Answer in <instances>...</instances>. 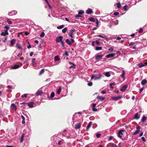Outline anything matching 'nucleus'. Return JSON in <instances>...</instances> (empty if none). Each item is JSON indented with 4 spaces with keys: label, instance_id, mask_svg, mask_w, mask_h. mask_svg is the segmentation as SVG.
I'll return each mask as SVG.
<instances>
[{
    "label": "nucleus",
    "instance_id": "18",
    "mask_svg": "<svg viewBox=\"0 0 147 147\" xmlns=\"http://www.w3.org/2000/svg\"><path fill=\"white\" fill-rule=\"evenodd\" d=\"M42 93V90H38L36 93V95L37 96H39Z\"/></svg>",
    "mask_w": 147,
    "mask_h": 147
},
{
    "label": "nucleus",
    "instance_id": "27",
    "mask_svg": "<svg viewBox=\"0 0 147 147\" xmlns=\"http://www.w3.org/2000/svg\"><path fill=\"white\" fill-rule=\"evenodd\" d=\"M102 47H96L95 48V50L96 51L100 50H102Z\"/></svg>",
    "mask_w": 147,
    "mask_h": 147
},
{
    "label": "nucleus",
    "instance_id": "35",
    "mask_svg": "<svg viewBox=\"0 0 147 147\" xmlns=\"http://www.w3.org/2000/svg\"><path fill=\"white\" fill-rule=\"evenodd\" d=\"M78 13L79 15H82L84 13V11L82 10H80L79 11Z\"/></svg>",
    "mask_w": 147,
    "mask_h": 147
},
{
    "label": "nucleus",
    "instance_id": "38",
    "mask_svg": "<svg viewBox=\"0 0 147 147\" xmlns=\"http://www.w3.org/2000/svg\"><path fill=\"white\" fill-rule=\"evenodd\" d=\"M55 96V93L54 92H52L50 95V97L51 98H53Z\"/></svg>",
    "mask_w": 147,
    "mask_h": 147
},
{
    "label": "nucleus",
    "instance_id": "22",
    "mask_svg": "<svg viewBox=\"0 0 147 147\" xmlns=\"http://www.w3.org/2000/svg\"><path fill=\"white\" fill-rule=\"evenodd\" d=\"M11 107L13 109L16 110L17 108L16 107L15 105L14 104H12L11 105Z\"/></svg>",
    "mask_w": 147,
    "mask_h": 147
},
{
    "label": "nucleus",
    "instance_id": "42",
    "mask_svg": "<svg viewBox=\"0 0 147 147\" xmlns=\"http://www.w3.org/2000/svg\"><path fill=\"white\" fill-rule=\"evenodd\" d=\"M125 74V72L124 71H123L122 72V74H121V77L122 78H124V75Z\"/></svg>",
    "mask_w": 147,
    "mask_h": 147
},
{
    "label": "nucleus",
    "instance_id": "26",
    "mask_svg": "<svg viewBox=\"0 0 147 147\" xmlns=\"http://www.w3.org/2000/svg\"><path fill=\"white\" fill-rule=\"evenodd\" d=\"M105 75L107 77H109L111 75L109 72H107L105 73Z\"/></svg>",
    "mask_w": 147,
    "mask_h": 147
},
{
    "label": "nucleus",
    "instance_id": "40",
    "mask_svg": "<svg viewBox=\"0 0 147 147\" xmlns=\"http://www.w3.org/2000/svg\"><path fill=\"white\" fill-rule=\"evenodd\" d=\"M115 83H111L109 84V86L111 88H113V87L112 86L113 85H115Z\"/></svg>",
    "mask_w": 147,
    "mask_h": 147
},
{
    "label": "nucleus",
    "instance_id": "25",
    "mask_svg": "<svg viewBox=\"0 0 147 147\" xmlns=\"http://www.w3.org/2000/svg\"><path fill=\"white\" fill-rule=\"evenodd\" d=\"M146 120V118L144 116H143L141 120V121L142 122H144Z\"/></svg>",
    "mask_w": 147,
    "mask_h": 147
},
{
    "label": "nucleus",
    "instance_id": "8",
    "mask_svg": "<svg viewBox=\"0 0 147 147\" xmlns=\"http://www.w3.org/2000/svg\"><path fill=\"white\" fill-rule=\"evenodd\" d=\"M122 97L121 96H118L117 97H113L112 99L115 100H117L121 98Z\"/></svg>",
    "mask_w": 147,
    "mask_h": 147
},
{
    "label": "nucleus",
    "instance_id": "30",
    "mask_svg": "<svg viewBox=\"0 0 147 147\" xmlns=\"http://www.w3.org/2000/svg\"><path fill=\"white\" fill-rule=\"evenodd\" d=\"M24 134H23L21 136V137L20 139V141L21 142H22L24 140Z\"/></svg>",
    "mask_w": 147,
    "mask_h": 147
},
{
    "label": "nucleus",
    "instance_id": "10",
    "mask_svg": "<svg viewBox=\"0 0 147 147\" xmlns=\"http://www.w3.org/2000/svg\"><path fill=\"white\" fill-rule=\"evenodd\" d=\"M8 33L7 30H6L4 32H2L1 34V36H5V35H8Z\"/></svg>",
    "mask_w": 147,
    "mask_h": 147
},
{
    "label": "nucleus",
    "instance_id": "13",
    "mask_svg": "<svg viewBox=\"0 0 147 147\" xmlns=\"http://www.w3.org/2000/svg\"><path fill=\"white\" fill-rule=\"evenodd\" d=\"M127 85L123 86L121 89V90L123 91L125 90L127 88Z\"/></svg>",
    "mask_w": 147,
    "mask_h": 147
},
{
    "label": "nucleus",
    "instance_id": "60",
    "mask_svg": "<svg viewBox=\"0 0 147 147\" xmlns=\"http://www.w3.org/2000/svg\"><path fill=\"white\" fill-rule=\"evenodd\" d=\"M61 141L60 140V141H59L58 142V145H61Z\"/></svg>",
    "mask_w": 147,
    "mask_h": 147
},
{
    "label": "nucleus",
    "instance_id": "64",
    "mask_svg": "<svg viewBox=\"0 0 147 147\" xmlns=\"http://www.w3.org/2000/svg\"><path fill=\"white\" fill-rule=\"evenodd\" d=\"M95 42L94 41H93L92 42V46H94L95 45L94 43Z\"/></svg>",
    "mask_w": 147,
    "mask_h": 147
},
{
    "label": "nucleus",
    "instance_id": "51",
    "mask_svg": "<svg viewBox=\"0 0 147 147\" xmlns=\"http://www.w3.org/2000/svg\"><path fill=\"white\" fill-rule=\"evenodd\" d=\"M101 136V134L100 133L97 134L96 135V136L97 138Z\"/></svg>",
    "mask_w": 147,
    "mask_h": 147
},
{
    "label": "nucleus",
    "instance_id": "2",
    "mask_svg": "<svg viewBox=\"0 0 147 147\" xmlns=\"http://www.w3.org/2000/svg\"><path fill=\"white\" fill-rule=\"evenodd\" d=\"M124 131V130L122 129L120 130L118 132V136L119 138H121L123 135V132Z\"/></svg>",
    "mask_w": 147,
    "mask_h": 147
},
{
    "label": "nucleus",
    "instance_id": "9",
    "mask_svg": "<svg viewBox=\"0 0 147 147\" xmlns=\"http://www.w3.org/2000/svg\"><path fill=\"white\" fill-rule=\"evenodd\" d=\"M30 107L32 108L34 107V103L33 102H30L29 103H26Z\"/></svg>",
    "mask_w": 147,
    "mask_h": 147
},
{
    "label": "nucleus",
    "instance_id": "49",
    "mask_svg": "<svg viewBox=\"0 0 147 147\" xmlns=\"http://www.w3.org/2000/svg\"><path fill=\"white\" fill-rule=\"evenodd\" d=\"M5 29H6V30H8L9 29V27L8 26H5L4 27Z\"/></svg>",
    "mask_w": 147,
    "mask_h": 147
},
{
    "label": "nucleus",
    "instance_id": "17",
    "mask_svg": "<svg viewBox=\"0 0 147 147\" xmlns=\"http://www.w3.org/2000/svg\"><path fill=\"white\" fill-rule=\"evenodd\" d=\"M102 76V75H101V74L100 73H99L98 74V76L96 77V78H95L94 79V80H99L100 79L101 77Z\"/></svg>",
    "mask_w": 147,
    "mask_h": 147
},
{
    "label": "nucleus",
    "instance_id": "7",
    "mask_svg": "<svg viewBox=\"0 0 147 147\" xmlns=\"http://www.w3.org/2000/svg\"><path fill=\"white\" fill-rule=\"evenodd\" d=\"M16 40L14 39H13L11 40L10 41V47H12L13 46L14 44L15 43Z\"/></svg>",
    "mask_w": 147,
    "mask_h": 147
},
{
    "label": "nucleus",
    "instance_id": "11",
    "mask_svg": "<svg viewBox=\"0 0 147 147\" xmlns=\"http://www.w3.org/2000/svg\"><path fill=\"white\" fill-rule=\"evenodd\" d=\"M115 55V54H111L107 55L106 56V57L107 58H112L114 57Z\"/></svg>",
    "mask_w": 147,
    "mask_h": 147
},
{
    "label": "nucleus",
    "instance_id": "56",
    "mask_svg": "<svg viewBox=\"0 0 147 147\" xmlns=\"http://www.w3.org/2000/svg\"><path fill=\"white\" fill-rule=\"evenodd\" d=\"M97 110V109L95 108H93L92 109V110L93 111H94V112H95V111H96Z\"/></svg>",
    "mask_w": 147,
    "mask_h": 147
},
{
    "label": "nucleus",
    "instance_id": "59",
    "mask_svg": "<svg viewBox=\"0 0 147 147\" xmlns=\"http://www.w3.org/2000/svg\"><path fill=\"white\" fill-rule=\"evenodd\" d=\"M21 117L22 118V120H25V117L24 116H23V115H21Z\"/></svg>",
    "mask_w": 147,
    "mask_h": 147
},
{
    "label": "nucleus",
    "instance_id": "19",
    "mask_svg": "<svg viewBox=\"0 0 147 147\" xmlns=\"http://www.w3.org/2000/svg\"><path fill=\"white\" fill-rule=\"evenodd\" d=\"M65 42H66V43L68 44L70 46H71L72 45L71 43L69 41V40L67 39L65 40Z\"/></svg>",
    "mask_w": 147,
    "mask_h": 147
},
{
    "label": "nucleus",
    "instance_id": "1",
    "mask_svg": "<svg viewBox=\"0 0 147 147\" xmlns=\"http://www.w3.org/2000/svg\"><path fill=\"white\" fill-rule=\"evenodd\" d=\"M103 56V55L100 54V53L97 54L96 55L95 59L97 61L100 60L102 59Z\"/></svg>",
    "mask_w": 147,
    "mask_h": 147
},
{
    "label": "nucleus",
    "instance_id": "45",
    "mask_svg": "<svg viewBox=\"0 0 147 147\" xmlns=\"http://www.w3.org/2000/svg\"><path fill=\"white\" fill-rule=\"evenodd\" d=\"M27 94H24L21 97L22 98H24V97L26 98L27 97L26 96H27Z\"/></svg>",
    "mask_w": 147,
    "mask_h": 147
},
{
    "label": "nucleus",
    "instance_id": "20",
    "mask_svg": "<svg viewBox=\"0 0 147 147\" xmlns=\"http://www.w3.org/2000/svg\"><path fill=\"white\" fill-rule=\"evenodd\" d=\"M147 83V81L146 79H144L142 81L141 83L142 85H144Z\"/></svg>",
    "mask_w": 147,
    "mask_h": 147
},
{
    "label": "nucleus",
    "instance_id": "58",
    "mask_svg": "<svg viewBox=\"0 0 147 147\" xmlns=\"http://www.w3.org/2000/svg\"><path fill=\"white\" fill-rule=\"evenodd\" d=\"M35 60V58H33L32 59V63H33V64H35V63H34V62Z\"/></svg>",
    "mask_w": 147,
    "mask_h": 147
},
{
    "label": "nucleus",
    "instance_id": "12",
    "mask_svg": "<svg viewBox=\"0 0 147 147\" xmlns=\"http://www.w3.org/2000/svg\"><path fill=\"white\" fill-rule=\"evenodd\" d=\"M97 99L101 101L105 99V98L103 96H98L97 98Z\"/></svg>",
    "mask_w": 147,
    "mask_h": 147
},
{
    "label": "nucleus",
    "instance_id": "15",
    "mask_svg": "<svg viewBox=\"0 0 147 147\" xmlns=\"http://www.w3.org/2000/svg\"><path fill=\"white\" fill-rule=\"evenodd\" d=\"M86 13L88 14H90L93 13L92 10L91 9H89L86 11Z\"/></svg>",
    "mask_w": 147,
    "mask_h": 147
},
{
    "label": "nucleus",
    "instance_id": "3",
    "mask_svg": "<svg viewBox=\"0 0 147 147\" xmlns=\"http://www.w3.org/2000/svg\"><path fill=\"white\" fill-rule=\"evenodd\" d=\"M76 31L75 30L74 28H73L70 30V32L69 33V36L71 38H73V33Z\"/></svg>",
    "mask_w": 147,
    "mask_h": 147
},
{
    "label": "nucleus",
    "instance_id": "46",
    "mask_svg": "<svg viewBox=\"0 0 147 147\" xmlns=\"http://www.w3.org/2000/svg\"><path fill=\"white\" fill-rule=\"evenodd\" d=\"M114 49L113 47H111L109 49V50L110 52H112L113 51Z\"/></svg>",
    "mask_w": 147,
    "mask_h": 147
},
{
    "label": "nucleus",
    "instance_id": "37",
    "mask_svg": "<svg viewBox=\"0 0 147 147\" xmlns=\"http://www.w3.org/2000/svg\"><path fill=\"white\" fill-rule=\"evenodd\" d=\"M64 27V25H60L59 26H58L57 27V28L58 29H61L62 28H63Z\"/></svg>",
    "mask_w": 147,
    "mask_h": 147
},
{
    "label": "nucleus",
    "instance_id": "57",
    "mask_svg": "<svg viewBox=\"0 0 147 147\" xmlns=\"http://www.w3.org/2000/svg\"><path fill=\"white\" fill-rule=\"evenodd\" d=\"M95 78H96V77H95V76L94 75H93L91 76V79H93L94 78L95 79Z\"/></svg>",
    "mask_w": 147,
    "mask_h": 147
},
{
    "label": "nucleus",
    "instance_id": "63",
    "mask_svg": "<svg viewBox=\"0 0 147 147\" xmlns=\"http://www.w3.org/2000/svg\"><path fill=\"white\" fill-rule=\"evenodd\" d=\"M96 104L95 103H93L92 104V107L93 108H94L96 106Z\"/></svg>",
    "mask_w": 147,
    "mask_h": 147
},
{
    "label": "nucleus",
    "instance_id": "62",
    "mask_svg": "<svg viewBox=\"0 0 147 147\" xmlns=\"http://www.w3.org/2000/svg\"><path fill=\"white\" fill-rule=\"evenodd\" d=\"M143 30L142 28H140V30L139 31V32L141 33L142 32Z\"/></svg>",
    "mask_w": 147,
    "mask_h": 147
},
{
    "label": "nucleus",
    "instance_id": "52",
    "mask_svg": "<svg viewBox=\"0 0 147 147\" xmlns=\"http://www.w3.org/2000/svg\"><path fill=\"white\" fill-rule=\"evenodd\" d=\"M96 42V44L97 45H99L100 44V42L98 40H96L95 41Z\"/></svg>",
    "mask_w": 147,
    "mask_h": 147
},
{
    "label": "nucleus",
    "instance_id": "39",
    "mask_svg": "<svg viewBox=\"0 0 147 147\" xmlns=\"http://www.w3.org/2000/svg\"><path fill=\"white\" fill-rule=\"evenodd\" d=\"M115 145L113 144L112 143H109L107 145V146H111L112 147H114V146Z\"/></svg>",
    "mask_w": 147,
    "mask_h": 147
},
{
    "label": "nucleus",
    "instance_id": "34",
    "mask_svg": "<svg viewBox=\"0 0 147 147\" xmlns=\"http://www.w3.org/2000/svg\"><path fill=\"white\" fill-rule=\"evenodd\" d=\"M128 9V6L126 5L124 7V10L125 11H127Z\"/></svg>",
    "mask_w": 147,
    "mask_h": 147
},
{
    "label": "nucleus",
    "instance_id": "23",
    "mask_svg": "<svg viewBox=\"0 0 147 147\" xmlns=\"http://www.w3.org/2000/svg\"><path fill=\"white\" fill-rule=\"evenodd\" d=\"M20 67V65H15L12 67L13 69H15L19 68Z\"/></svg>",
    "mask_w": 147,
    "mask_h": 147
},
{
    "label": "nucleus",
    "instance_id": "21",
    "mask_svg": "<svg viewBox=\"0 0 147 147\" xmlns=\"http://www.w3.org/2000/svg\"><path fill=\"white\" fill-rule=\"evenodd\" d=\"M140 118V116L138 113H137L135 115V118L138 119Z\"/></svg>",
    "mask_w": 147,
    "mask_h": 147
},
{
    "label": "nucleus",
    "instance_id": "36",
    "mask_svg": "<svg viewBox=\"0 0 147 147\" xmlns=\"http://www.w3.org/2000/svg\"><path fill=\"white\" fill-rule=\"evenodd\" d=\"M121 5L119 2H118L117 4V7L118 8H119L121 7Z\"/></svg>",
    "mask_w": 147,
    "mask_h": 147
},
{
    "label": "nucleus",
    "instance_id": "33",
    "mask_svg": "<svg viewBox=\"0 0 147 147\" xmlns=\"http://www.w3.org/2000/svg\"><path fill=\"white\" fill-rule=\"evenodd\" d=\"M138 66L140 68V67H143L144 66V64H143L142 63H140L139 64Z\"/></svg>",
    "mask_w": 147,
    "mask_h": 147
},
{
    "label": "nucleus",
    "instance_id": "14",
    "mask_svg": "<svg viewBox=\"0 0 147 147\" xmlns=\"http://www.w3.org/2000/svg\"><path fill=\"white\" fill-rule=\"evenodd\" d=\"M81 124L80 123H78L75 125V128L76 129H79L81 127Z\"/></svg>",
    "mask_w": 147,
    "mask_h": 147
},
{
    "label": "nucleus",
    "instance_id": "48",
    "mask_svg": "<svg viewBox=\"0 0 147 147\" xmlns=\"http://www.w3.org/2000/svg\"><path fill=\"white\" fill-rule=\"evenodd\" d=\"M88 85L89 86H91L92 85V83L91 82H89L88 83Z\"/></svg>",
    "mask_w": 147,
    "mask_h": 147
},
{
    "label": "nucleus",
    "instance_id": "54",
    "mask_svg": "<svg viewBox=\"0 0 147 147\" xmlns=\"http://www.w3.org/2000/svg\"><path fill=\"white\" fill-rule=\"evenodd\" d=\"M119 14V13L117 12H116L114 13V15L115 16H117Z\"/></svg>",
    "mask_w": 147,
    "mask_h": 147
},
{
    "label": "nucleus",
    "instance_id": "47",
    "mask_svg": "<svg viewBox=\"0 0 147 147\" xmlns=\"http://www.w3.org/2000/svg\"><path fill=\"white\" fill-rule=\"evenodd\" d=\"M7 22L9 24H12L11 22L8 19L7 20Z\"/></svg>",
    "mask_w": 147,
    "mask_h": 147
},
{
    "label": "nucleus",
    "instance_id": "24",
    "mask_svg": "<svg viewBox=\"0 0 147 147\" xmlns=\"http://www.w3.org/2000/svg\"><path fill=\"white\" fill-rule=\"evenodd\" d=\"M62 90V88L61 87H59V89L57 91V94H60V92H61Z\"/></svg>",
    "mask_w": 147,
    "mask_h": 147
},
{
    "label": "nucleus",
    "instance_id": "31",
    "mask_svg": "<svg viewBox=\"0 0 147 147\" xmlns=\"http://www.w3.org/2000/svg\"><path fill=\"white\" fill-rule=\"evenodd\" d=\"M67 28H65L62 30V32L63 33H65L67 30Z\"/></svg>",
    "mask_w": 147,
    "mask_h": 147
},
{
    "label": "nucleus",
    "instance_id": "44",
    "mask_svg": "<svg viewBox=\"0 0 147 147\" xmlns=\"http://www.w3.org/2000/svg\"><path fill=\"white\" fill-rule=\"evenodd\" d=\"M45 35V34L44 32H42L41 34H40V36L41 37H43Z\"/></svg>",
    "mask_w": 147,
    "mask_h": 147
},
{
    "label": "nucleus",
    "instance_id": "55",
    "mask_svg": "<svg viewBox=\"0 0 147 147\" xmlns=\"http://www.w3.org/2000/svg\"><path fill=\"white\" fill-rule=\"evenodd\" d=\"M141 139L144 142H145L146 141V139L144 137H141Z\"/></svg>",
    "mask_w": 147,
    "mask_h": 147
},
{
    "label": "nucleus",
    "instance_id": "6",
    "mask_svg": "<svg viewBox=\"0 0 147 147\" xmlns=\"http://www.w3.org/2000/svg\"><path fill=\"white\" fill-rule=\"evenodd\" d=\"M17 13V11H12L9 13L8 15L9 16L15 15Z\"/></svg>",
    "mask_w": 147,
    "mask_h": 147
},
{
    "label": "nucleus",
    "instance_id": "4",
    "mask_svg": "<svg viewBox=\"0 0 147 147\" xmlns=\"http://www.w3.org/2000/svg\"><path fill=\"white\" fill-rule=\"evenodd\" d=\"M136 128L137 130H136L133 133V135H136L138 134L140 131V128L139 126L136 127Z\"/></svg>",
    "mask_w": 147,
    "mask_h": 147
},
{
    "label": "nucleus",
    "instance_id": "53",
    "mask_svg": "<svg viewBox=\"0 0 147 147\" xmlns=\"http://www.w3.org/2000/svg\"><path fill=\"white\" fill-rule=\"evenodd\" d=\"M61 43V44L62 45V46L63 47H64V42L63 41H62V40L60 42Z\"/></svg>",
    "mask_w": 147,
    "mask_h": 147
},
{
    "label": "nucleus",
    "instance_id": "32",
    "mask_svg": "<svg viewBox=\"0 0 147 147\" xmlns=\"http://www.w3.org/2000/svg\"><path fill=\"white\" fill-rule=\"evenodd\" d=\"M16 47L18 49H22V47L21 46V45L17 43L16 44Z\"/></svg>",
    "mask_w": 147,
    "mask_h": 147
},
{
    "label": "nucleus",
    "instance_id": "28",
    "mask_svg": "<svg viewBox=\"0 0 147 147\" xmlns=\"http://www.w3.org/2000/svg\"><path fill=\"white\" fill-rule=\"evenodd\" d=\"M89 20L91 22H94L95 21V19L94 18L92 17H91L90 18H89Z\"/></svg>",
    "mask_w": 147,
    "mask_h": 147
},
{
    "label": "nucleus",
    "instance_id": "61",
    "mask_svg": "<svg viewBox=\"0 0 147 147\" xmlns=\"http://www.w3.org/2000/svg\"><path fill=\"white\" fill-rule=\"evenodd\" d=\"M101 93L102 94H105L106 92L105 90H103L101 91Z\"/></svg>",
    "mask_w": 147,
    "mask_h": 147
},
{
    "label": "nucleus",
    "instance_id": "5",
    "mask_svg": "<svg viewBox=\"0 0 147 147\" xmlns=\"http://www.w3.org/2000/svg\"><path fill=\"white\" fill-rule=\"evenodd\" d=\"M63 39V37L61 36H60L57 37L56 38V42H59L61 41Z\"/></svg>",
    "mask_w": 147,
    "mask_h": 147
},
{
    "label": "nucleus",
    "instance_id": "16",
    "mask_svg": "<svg viewBox=\"0 0 147 147\" xmlns=\"http://www.w3.org/2000/svg\"><path fill=\"white\" fill-rule=\"evenodd\" d=\"M92 124V122H90L89 123V124L86 127V130L87 131H88L89 128L91 127V125Z\"/></svg>",
    "mask_w": 147,
    "mask_h": 147
},
{
    "label": "nucleus",
    "instance_id": "43",
    "mask_svg": "<svg viewBox=\"0 0 147 147\" xmlns=\"http://www.w3.org/2000/svg\"><path fill=\"white\" fill-rule=\"evenodd\" d=\"M44 69H42L40 72V74H42L44 72Z\"/></svg>",
    "mask_w": 147,
    "mask_h": 147
},
{
    "label": "nucleus",
    "instance_id": "41",
    "mask_svg": "<svg viewBox=\"0 0 147 147\" xmlns=\"http://www.w3.org/2000/svg\"><path fill=\"white\" fill-rule=\"evenodd\" d=\"M98 36L99 37H101V38H104V39H106V40L107 39V38L106 37H104L103 36H102L101 35H100V34L98 35Z\"/></svg>",
    "mask_w": 147,
    "mask_h": 147
},
{
    "label": "nucleus",
    "instance_id": "50",
    "mask_svg": "<svg viewBox=\"0 0 147 147\" xmlns=\"http://www.w3.org/2000/svg\"><path fill=\"white\" fill-rule=\"evenodd\" d=\"M65 55L67 56H68L69 55L68 52L67 51H66L65 53Z\"/></svg>",
    "mask_w": 147,
    "mask_h": 147
},
{
    "label": "nucleus",
    "instance_id": "29",
    "mask_svg": "<svg viewBox=\"0 0 147 147\" xmlns=\"http://www.w3.org/2000/svg\"><path fill=\"white\" fill-rule=\"evenodd\" d=\"M54 60L55 61H58L60 60V59L58 56H56L54 57Z\"/></svg>",
    "mask_w": 147,
    "mask_h": 147
}]
</instances>
